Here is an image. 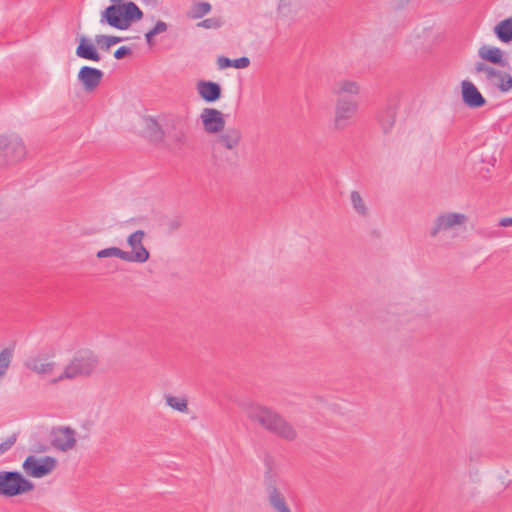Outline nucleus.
<instances>
[{
	"label": "nucleus",
	"instance_id": "f257e3e1",
	"mask_svg": "<svg viewBox=\"0 0 512 512\" xmlns=\"http://www.w3.org/2000/svg\"><path fill=\"white\" fill-rule=\"evenodd\" d=\"M361 92L359 82L349 79L336 81L332 87V94L336 97L332 129L343 132L354 124L359 109L358 97Z\"/></svg>",
	"mask_w": 512,
	"mask_h": 512
},
{
	"label": "nucleus",
	"instance_id": "f03ea898",
	"mask_svg": "<svg viewBox=\"0 0 512 512\" xmlns=\"http://www.w3.org/2000/svg\"><path fill=\"white\" fill-rule=\"evenodd\" d=\"M247 416L251 421L258 423L265 430L283 440L293 442L298 437L295 427L283 415L270 407L251 406Z\"/></svg>",
	"mask_w": 512,
	"mask_h": 512
},
{
	"label": "nucleus",
	"instance_id": "7ed1b4c3",
	"mask_svg": "<svg viewBox=\"0 0 512 512\" xmlns=\"http://www.w3.org/2000/svg\"><path fill=\"white\" fill-rule=\"evenodd\" d=\"M264 464L263 483L269 506L274 512H292L281 489L283 482L275 468L274 460L272 457L266 456Z\"/></svg>",
	"mask_w": 512,
	"mask_h": 512
},
{
	"label": "nucleus",
	"instance_id": "20e7f679",
	"mask_svg": "<svg viewBox=\"0 0 512 512\" xmlns=\"http://www.w3.org/2000/svg\"><path fill=\"white\" fill-rule=\"evenodd\" d=\"M142 18L143 12L134 2L112 3L101 13L100 23L126 30Z\"/></svg>",
	"mask_w": 512,
	"mask_h": 512
},
{
	"label": "nucleus",
	"instance_id": "39448f33",
	"mask_svg": "<svg viewBox=\"0 0 512 512\" xmlns=\"http://www.w3.org/2000/svg\"><path fill=\"white\" fill-rule=\"evenodd\" d=\"M98 363L99 360L92 351H78L65 366L64 370L59 375L52 377L49 383L56 385L64 380L89 376L94 372Z\"/></svg>",
	"mask_w": 512,
	"mask_h": 512
},
{
	"label": "nucleus",
	"instance_id": "423d86ee",
	"mask_svg": "<svg viewBox=\"0 0 512 512\" xmlns=\"http://www.w3.org/2000/svg\"><path fill=\"white\" fill-rule=\"evenodd\" d=\"M34 489V484L18 471H0V495L15 497Z\"/></svg>",
	"mask_w": 512,
	"mask_h": 512
},
{
	"label": "nucleus",
	"instance_id": "0eeeda50",
	"mask_svg": "<svg viewBox=\"0 0 512 512\" xmlns=\"http://www.w3.org/2000/svg\"><path fill=\"white\" fill-rule=\"evenodd\" d=\"M477 73H483V81L487 88L508 93L512 90V75L506 71L496 69L484 62L475 65Z\"/></svg>",
	"mask_w": 512,
	"mask_h": 512
},
{
	"label": "nucleus",
	"instance_id": "6e6552de",
	"mask_svg": "<svg viewBox=\"0 0 512 512\" xmlns=\"http://www.w3.org/2000/svg\"><path fill=\"white\" fill-rule=\"evenodd\" d=\"M25 155L26 148L20 137L0 136V168L22 160Z\"/></svg>",
	"mask_w": 512,
	"mask_h": 512
},
{
	"label": "nucleus",
	"instance_id": "1a4fd4ad",
	"mask_svg": "<svg viewBox=\"0 0 512 512\" xmlns=\"http://www.w3.org/2000/svg\"><path fill=\"white\" fill-rule=\"evenodd\" d=\"M57 466V460L51 456H44L40 459L29 455L23 462L24 472L33 478H42L49 475Z\"/></svg>",
	"mask_w": 512,
	"mask_h": 512
},
{
	"label": "nucleus",
	"instance_id": "9d476101",
	"mask_svg": "<svg viewBox=\"0 0 512 512\" xmlns=\"http://www.w3.org/2000/svg\"><path fill=\"white\" fill-rule=\"evenodd\" d=\"M467 222V216L463 213L458 212H446L438 215L430 229V236L435 238L441 232H445L455 228L456 226H462Z\"/></svg>",
	"mask_w": 512,
	"mask_h": 512
},
{
	"label": "nucleus",
	"instance_id": "9b49d317",
	"mask_svg": "<svg viewBox=\"0 0 512 512\" xmlns=\"http://www.w3.org/2000/svg\"><path fill=\"white\" fill-rule=\"evenodd\" d=\"M144 237L143 230H137L128 236L127 243L132 251H125L127 262L145 263L149 260L150 253L143 245Z\"/></svg>",
	"mask_w": 512,
	"mask_h": 512
},
{
	"label": "nucleus",
	"instance_id": "f8f14e48",
	"mask_svg": "<svg viewBox=\"0 0 512 512\" xmlns=\"http://www.w3.org/2000/svg\"><path fill=\"white\" fill-rule=\"evenodd\" d=\"M24 366L41 378H46L54 376L57 363L46 355L37 353L29 356L25 360Z\"/></svg>",
	"mask_w": 512,
	"mask_h": 512
},
{
	"label": "nucleus",
	"instance_id": "ddd939ff",
	"mask_svg": "<svg viewBox=\"0 0 512 512\" xmlns=\"http://www.w3.org/2000/svg\"><path fill=\"white\" fill-rule=\"evenodd\" d=\"M187 125L180 118L172 119L167 125L165 136L167 138V146L171 149H181L187 140Z\"/></svg>",
	"mask_w": 512,
	"mask_h": 512
},
{
	"label": "nucleus",
	"instance_id": "4468645a",
	"mask_svg": "<svg viewBox=\"0 0 512 512\" xmlns=\"http://www.w3.org/2000/svg\"><path fill=\"white\" fill-rule=\"evenodd\" d=\"M52 446L62 452L72 450L76 446L75 431L70 427H58L52 430Z\"/></svg>",
	"mask_w": 512,
	"mask_h": 512
},
{
	"label": "nucleus",
	"instance_id": "2eb2a0df",
	"mask_svg": "<svg viewBox=\"0 0 512 512\" xmlns=\"http://www.w3.org/2000/svg\"><path fill=\"white\" fill-rule=\"evenodd\" d=\"M200 119L204 130L209 134H216L224 130L225 120L223 114L215 108L203 109Z\"/></svg>",
	"mask_w": 512,
	"mask_h": 512
},
{
	"label": "nucleus",
	"instance_id": "dca6fc26",
	"mask_svg": "<svg viewBox=\"0 0 512 512\" xmlns=\"http://www.w3.org/2000/svg\"><path fill=\"white\" fill-rule=\"evenodd\" d=\"M277 25L291 26L296 22L298 4L296 0H277Z\"/></svg>",
	"mask_w": 512,
	"mask_h": 512
},
{
	"label": "nucleus",
	"instance_id": "f3484780",
	"mask_svg": "<svg viewBox=\"0 0 512 512\" xmlns=\"http://www.w3.org/2000/svg\"><path fill=\"white\" fill-rule=\"evenodd\" d=\"M461 96L463 103L471 109L481 108L487 103L477 87L468 80L461 83Z\"/></svg>",
	"mask_w": 512,
	"mask_h": 512
},
{
	"label": "nucleus",
	"instance_id": "a211bd4d",
	"mask_svg": "<svg viewBox=\"0 0 512 512\" xmlns=\"http://www.w3.org/2000/svg\"><path fill=\"white\" fill-rule=\"evenodd\" d=\"M103 76L101 70L89 66H83L78 72V80L86 92L94 91L101 83Z\"/></svg>",
	"mask_w": 512,
	"mask_h": 512
},
{
	"label": "nucleus",
	"instance_id": "6ab92c4d",
	"mask_svg": "<svg viewBox=\"0 0 512 512\" xmlns=\"http://www.w3.org/2000/svg\"><path fill=\"white\" fill-rule=\"evenodd\" d=\"M197 92L204 101L212 103L220 99L222 89L217 82L201 80L197 83Z\"/></svg>",
	"mask_w": 512,
	"mask_h": 512
},
{
	"label": "nucleus",
	"instance_id": "aec40b11",
	"mask_svg": "<svg viewBox=\"0 0 512 512\" xmlns=\"http://www.w3.org/2000/svg\"><path fill=\"white\" fill-rule=\"evenodd\" d=\"M398 105L396 102L388 103L379 113L378 122L381 126L383 133L388 134L396 122Z\"/></svg>",
	"mask_w": 512,
	"mask_h": 512
},
{
	"label": "nucleus",
	"instance_id": "412c9836",
	"mask_svg": "<svg viewBox=\"0 0 512 512\" xmlns=\"http://www.w3.org/2000/svg\"><path fill=\"white\" fill-rule=\"evenodd\" d=\"M242 133L238 128H227L215 140V145L223 147L228 150L237 148L240 144Z\"/></svg>",
	"mask_w": 512,
	"mask_h": 512
},
{
	"label": "nucleus",
	"instance_id": "4be33fe9",
	"mask_svg": "<svg viewBox=\"0 0 512 512\" xmlns=\"http://www.w3.org/2000/svg\"><path fill=\"white\" fill-rule=\"evenodd\" d=\"M76 55L79 58L98 62L101 60V55L95 45L85 36L79 39V44L76 48Z\"/></svg>",
	"mask_w": 512,
	"mask_h": 512
},
{
	"label": "nucleus",
	"instance_id": "5701e85b",
	"mask_svg": "<svg viewBox=\"0 0 512 512\" xmlns=\"http://www.w3.org/2000/svg\"><path fill=\"white\" fill-rule=\"evenodd\" d=\"M479 57L482 60L490 62L499 66H506L507 62L503 57V51L498 47H492L488 45H483L478 50Z\"/></svg>",
	"mask_w": 512,
	"mask_h": 512
},
{
	"label": "nucleus",
	"instance_id": "b1692460",
	"mask_svg": "<svg viewBox=\"0 0 512 512\" xmlns=\"http://www.w3.org/2000/svg\"><path fill=\"white\" fill-rule=\"evenodd\" d=\"M145 133L154 143L164 142L165 132L162 130L159 123L153 118H148L146 120Z\"/></svg>",
	"mask_w": 512,
	"mask_h": 512
},
{
	"label": "nucleus",
	"instance_id": "393cba45",
	"mask_svg": "<svg viewBox=\"0 0 512 512\" xmlns=\"http://www.w3.org/2000/svg\"><path fill=\"white\" fill-rule=\"evenodd\" d=\"M496 37L503 43H510L512 41V16L500 21L494 27Z\"/></svg>",
	"mask_w": 512,
	"mask_h": 512
},
{
	"label": "nucleus",
	"instance_id": "a878e982",
	"mask_svg": "<svg viewBox=\"0 0 512 512\" xmlns=\"http://www.w3.org/2000/svg\"><path fill=\"white\" fill-rule=\"evenodd\" d=\"M128 38H122L118 36H109V35H96L95 42L96 44L105 51H108L112 45L120 43Z\"/></svg>",
	"mask_w": 512,
	"mask_h": 512
},
{
	"label": "nucleus",
	"instance_id": "bb28decb",
	"mask_svg": "<svg viewBox=\"0 0 512 512\" xmlns=\"http://www.w3.org/2000/svg\"><path fill=\"white\" fill-rule=\"evenodd\" d=\"M166 404L177 410L179 412H187L188 411V402L186 398H178L172 395H167L165 397Z\"/></svg>",
	"mask_w": 512,
	"mask_h": 512
},
{
	"label": "nucleus",
	"instance_id": "cd10ccee",
	"mask_svg": "<svg viewBox=\"0 0 512 512\" xmlns=\"http://www.w3.org/2000/svg\"><path fill=\"white\" fill-rule=\"evenodd\" d=\"M211 11V5L208 2H198L194 3L191 12L190 17L192 19H200L206 14H208Z\"/></svg>",
	"mask_w": 512,
	"mask_h": 512
},
{
	"label": "nucleus",
	"instance_id": "c85d7f7f",
	"mask_svg": "<svg viewBox=\"0 0 512 512\" xmlns=\"http://www.w3.org/2000/svg\"><path fill=\"white\" fill-rule=\"evenodd\" d=\"M350 200H351V203L353 205V208L355 209V211L362 215V216H366L367 213H368V209L360 195V193L358 191H352L351 192V195H350Z\"/></svg>",
	"mask_w": 512,
	"mask_h": 512
},
{
	"label": "nucleus",
	"instance_id": "c756f323",
	"mask_svg": "<svg viewBox=\"0 0 512 512\" xmlns=\"http://www.w3.org/2000/svg\"><path fill=\"white\" fill-rule=\"evenodd\" d=\"M96 256L98 258L117 257L120 258L121 260L126 261L125 251L118 247H109L102 249L97 252Z\"/></svg>",
	"mask_w": 512,
	"mask_h": 512
},
{
	"label": "nucleus",
	"instance_id": "7c9ffc66",
	"mask_svg": "<svg viewBox=\"0 0 512 512\" xmlns=\"http://www.w3.org/2000/svg\"><path fill=\"white\" fill-rule=\"evenodd\" d=\"M12 356L13 353L8 348H5L0 352V378H2L6 374L10 366Z\"/></svg>",
	"mask_w": 512,
	"mask_h": 512
},
{
	"label": "nucleus",
	"instance_id": "2f4dec72",
	"mask_svg": "<svg viewBox=\"0 0 512 512\" xmlns=\"http://www.w3.org/2000/svg\"><path fill=\"white\" fill-rule=\"evenodd\" d=\"M222 25V22L219 18H207L197 24L198 27H203L206 29H217Z\"/></svg>",
	"mask_w": 512,
	"mask_h": 512
},
{
	"label": "nucleus",
	"instance_id": "473e14b6",
	"mask_svg": "<svg viewBox=\"0 0 512 512\" xmlns=\"http://www.w3.org/2000/svg\"><path fill=\"white\" fill-rule=\"evenodd\" d=\"M16 435L13 434L0 444V456L12 448L16 442Z\"/></svg>",
	"mask_w": 512,
	"mask_h": 512
},
{
	"label": "nucleus",
	"instance_id": "72a5a7b5",
	"mask_svg": "<svg viewBox=\"0 0 512 512\" xmlns=\"http://www.w3.org/2000/svg\"><path fill=\"white\" fill-rule=\"evenodd\" d=\"M250 64V60L248 57H240L238 59L232 60V67L243 69L247 68Z\"/></svg>",
	"mask_w": 512,
	"mask_h": 512
},
{
	"label": "nucleus",
	"instance_id": "f704fd0d",
	"mask_svg": "<svg viewBox=\"0 0 512 512\" xmlns=\"http://www.w3.org/2000/svg\"><path fill=\"white\" fill-rule=\"evenodd\" d=\"M132 53L130 47L121 46L114 52V57L119 60L122 59Z\"/></svg>",
	"mask_w": 512,
	"mask_h": 512
},
{
	"label": "nucleus",
	"instance_id": "c9c22d12",
	"mask_svg": "<svg viewBox=\"0 0 512 512\" xmlns=\"http://www.w3.org/2000/svg\"><path fill=\"white\" fill-rule=\"evenodd\" d=\"M167 29H168L167 23L159 20L156 22L155 26L151 29V31L153 32V34L158 35V34L166 32Z\"/></svg>",
	"mask_w": 512,
	"mask_h": 512
},
{
	"label": "nucleus",
	"instance_id": "e433bc0d",
	"mask_svg": "<svg viewBox=\"0 0 512 512\" xmlns=\"http://www.w3.org/2000/svg\"><path fill=\"white\" fill-rule=\"evenodd\" d=\"M182 225V219L180 217H174L167 222V226L170 231L179 229Z\"/></svg>",
	"mask_w": 512,
	"mask_h": 512
},
{
	"label": "nucleus",
	"instance_id": "4c0bfd02",
	"mask_svg": "<svg viewBox=\"0 0 512 512\" xmlns=\"http://www.w3.org/2000/svg\"><path fill=\"white\" fill-rule=\"evenodd\" d=\"M217 64L220 69H225L228 67H232V60L227 57L220 56L217 59Z\"/></svg>",
	"mask_w": 512,
	"mask_h": 512
},
{
	"label": "nucleus",
	"instance_id": "58836bf2",
	"mask_svg": "<svg viewBox=\"0 0 512 512\" xmlns=\"http://www.w3.org/2000/svg\"><path fill=\"white\" fill-rule=\"evenodd\" d=\"M499 226H501V227L512 226V218H510V217L502 218L499 222Z\"/></svg>",
	"mask_w": 512,
	"mask_h": 512
},
{
	"label": "nucleus",
	"instance_id": "ea45409f",
	"mask_svg": "<svg viewBox=\"0 0 512 512\" xmlns=\"http://www.w3.org/2000/svg\"><path fill=\"white\" fill-rule=\"evenodd\" d=\"M409 2L410 0H394V5L396 8L401 9L405 7Z\"/></svg>",
	"mask_w": 512,
	"mask_h": 512
},
{
	"label": "nucleus",
	"instance_id": "a19ab883",
	"mask_svg": "<svg viewBox=\"0 0 512 512\" xmlns=\"http://www.w3.org/2000/svg\"><path fill=\"white\" fill-rule=\"evenodd\" d=\"M154 36H156L155 34H153V32L150 30L148 31L146 34H145V38H146V41L148 43V45L152 46L153 45V38Z\"/></svg>",
	"mask_w": 512,
	"mask_h": 512
},
{
	"label": "nucleus",
	"instance_id": "79ce46f5",
	"mask_svg": "<svg viewBox=\"0 0 512 512\" xmlns=\"http://www.w3.org/2000/svg\"><path fill=\"white\" fill-rule=\"evenodd\" d=\"M146 3L156 4L158 0H143Z\"/></svg>",
	"mask_w": 512,
	"mask_h": 512
},
{
	"label": "nucleus",
	"instance_id": "37998d69",
	"mask_svg": "<svg viewBox=\"0 0 512 512\" xmlns=\"http://www.w3.org/2000/svg\"><path fill=\"white\" fill-rule=\"evenodd\" d=\"M112 3H124V0H110Z\"/></svg>",
	"mask_w": 512,
	"mask_h": 512
}]
</instances>
